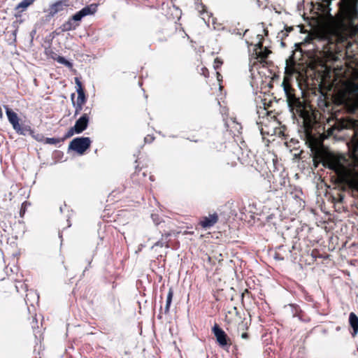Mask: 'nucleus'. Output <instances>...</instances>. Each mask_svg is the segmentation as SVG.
<instances>
[{"label": "nucleus", "instance_id": "1", "mask_svg": "<svg viewBox=\"0 0 358 358\" xmlns=\"http://www.w3.org/2000/svg\"><path fill=\"white\" fill-rule=\"evenodd\" d=\"M357 30L358 28L346 24L342 20L330 16L329 22L315 32L313 39L324 43V50L331 52V45L345 41Z\"/></svg>", "mask_w": 358, "mask_h": 358}, {"label": "nucleus", "instance_id": "2", "mask_svg": "<svg viewBox=\"0 0 358 358\" xmlns=\"http://www.w3.org/2000/svg\"><path fill=\"white\" fill-rule=\"evenodd\" d=\"M336 99L350 111L358 108V70H352V78L343 83L337 93Z\"/></svg>", "mask_w": 358, "mask_h": 358}, {"label": "nucleus", "instance_id": "3", "mask_svg": "<svg viewBox=\"0 0 358 358\" xmlns=\"http://www.w3.org/2000/svg\"><path fill=\"white\" fill-rule=\"evenodd\" d=\"M344 129H352L353 135L351 140L352 147V166L356 168L358 167V156L356 151L358 148V121L354 120L349 117L336 119L332 127L328 130L329 134H334L337 131H341Z\"/></svg>", "mask_w": 358, "mask_h": 358}, {"label": "nucleus", "instance_id": "4", "mask_svg": "<svg viewBox=\"0 0 358 358\" xmlns=\"http://www.w3.org/2000/svg\"><path fill=\"white\" fill-rule=\"evenodd\" d=\"M320 159L324 166L334 170L339 177L345 176L347 170L342 163L343 157L327 152L321 155Z\"/></svg>", "mask_w": 358, "mask_h": 358}, {"label": "nucleus", "instance_id": "5", "mask_svg": "<svg viewBox=\"0 0 358 358\" xmlns=\"http://www.w3.org/2000/svg\"><path fill=\"white\" fill-rule=\"evenodd\" d=\"M91 140L88 137H79L73 139L69 144V149H71L83 155L90 146Z\"/></svg>", "mask_w": 358, "mask_h": 358}, {"label": "nucleus", "instance_id": "6", "mask_svg": "<svg viewBox=\"0 0 358 358\" xmlns=\"http://www.w3.org/2000/svg\"><path fill=\"white\" fill-rule=\"evenodd\" d=\"M282 86L283 87V90H284V92L286 95L288 105L290 107H300L301 106L300 101L293 94L292 88L291 87L290 85L285 79H284V80L282 83Z\"/></svg>", "mask_w": 358, "mask_h": 358}, {"label": "nucleus", "instance_id": "7", "mask_svg": "<svg viewBox=\"0 0 358 358\" xmlns=\"http://www.w3.org/2000/svg\"><path fill=\"white\" fill-rule=\"evenodd\" d=\"M357 0H341L340 2L341 9L350 18H353L357 15Z\"/></svg>", "mask_w": 358, "mask_h": 358}, {"label": "nucleus", "instance_id": "8", "mask_svg": "<svg viewBox=\"0 0 358 358\" xmlns=\"http://www.w3.org/2000/svg\"><path fill=\"white\" fill-rule=\"evenodd\" d=\"M257 38L259 41L258 43L255 45L254 51L257 56V59H259L260 62H264L268 55L271 53V51L266 48H263L262 42L263 37L262 35L258 34Z\"/></svg>", "mask_w": 358, "mask_h": 358}, {"label": "nucleus", "instance_id": "9", "mask_svg": "<svg viewBox=\"0 0 358 358\" xmlns=\"http://www.w3.org/2000/svg\"><path fill=\"white\" fill-rule=\"evenodd\" d=\"M5 110L9 122L12 124L13 129L18 133L22 134V129L20 124V119L16 113L10 110L8 106H5Z\"/></svg>", "mask_w": 358, "mask_h": 358}, {"label": "nucleus", "instance_id": "10", "mask_svg": "<svg viewBox=\"0 0 358 358\" xmlns=\"http://www.w3.org/2000/svg\"><path fill=\"white\" fill-rule=\"evenodd\" d=\"M96 4H91L90 6H85L75 15H73L71 20L73 21H80L83 17L89 15L94 14L96 11Z\"/></svg>", "mask_w": 358, "mask_h": 358}, {"label": "nucleus", "instance_id": "11", "mask_svg": "<svg viewBox=\"0 0 358 358\" xmlns=\"http://www.w3.org/2000/svg\"><path fill=\"white\" fill-rule=\"evenodd\" d=\"M68 6L66 0L57 1L50 4L48 9L49 16H55L57 13L63 11Z\"/></svg>", "mask_w": 358, "mask_h": 358}, {"label": "nucleus", "instance_id": "12", "mask_svg": "<svg viewBox=\"0 0 358 358\" xmlns=\"http://www.w3.org/2000/svg\"><path fill=\"white\" fill-rule=\"evenodd\" d=\"M89 116L87 114H83L75 123L73 127L76 134H80L86 129L89 123Z\"/></svg>", "mask_w": 358, "mask_h": 358}, {"label": "nucleus", "instance_id": "13", "mask_svg": "<svg viewBox=\"0 0 358 358\" xmlns=\"http://www.w3.org/2000/svg\"><path fill=\"white\" fill-rule=\"evenodd\" d=\"M213 332L216 337L217 343L221 346H225L227 344V334L217 324L213 326Z\"/></svg>", "mask_w": 358, "mask_h": 358}, {"label": "nucleus", "instance_id": "14", "mask_svg": "<svg viewBox=\"0 0 358 358\" xmlns=\"http://www.w3.org/2000/svg\"><path fill=\"white\" fill-rule=\"evenodd\" d=\"M218 220V217L216 213L209 215L208 216L203 217L200 221V224L203 228L207 229L213 226Z\"/></svg>", "mask_w": 358, "mask_h": 358}, {"label": "nucleus", "instance_id": "15", "mask_svg": "<svg viewBox=\"0 0 358 358\" xmlns=\"http://www.w3.org/2000/svg\"><path fill=\"white\" fill-rule=\"evenodd\" d=\"M349 322L353 329L352 336H355L358 333V317L354 313H351L349 316Z\"/></svg>", "mask_w": 358, "mask_h": 358}, {"label": "nucleus", "instance_id": "16", "mask_svg": "<svg viewBox=\"0 0 358 358\" xmlns=\"http://www.w3.org/2000/svg\"><path fill=\"white\" fill-rule=\"evenodd\" d=\"M77 26L78 25L75 24L73 20L70 19L62 24V29L63 31H68L75 29L77 27Z\"/></svg>", "mask_w": 358, "mask_h": 358}, {"label": "nucleus", "instance_id": "17", "mask_svg": "<svg viewBox=\"0 0 358 358\" xmlns=\"http://www.w3.org/2000/svg\"><path fill=\"white\" fill-rule=\"evenodd\" d=\"M35 0H22L19 3L16 9H22V11L26 10L30 5H31Z\"/></svg>", "mask_w": 358, "mask_h": 358}, {"label": "nucleus", "instance_id": "18", "mask_svg": "<svg viewBox=\"0 0 358 358\" xmlns=\"http://www.w3.org/2000/svg\"><path fill=\"white\" fill-rule=\"evenodd\" d=\"M173 296V292L171 288L169 289L167 297H166V306H165V312L168 313L169 311V308L172 302V299Z\"/></svg>", "mask_w": 358, "mask_h": 358}, {"label": "nucleus", "instance_id": "19", "mask_svg": "<svg viewBox=\"0 0 358 358\" xmlns=\"http://www.w3.org/2000/svg\"><path fill=\"white\" fill-rule=\"evenodd\" d=\"M58 63L65 65L66 66L71 69L73 67V64L71 62L66 60L64 57L58 56L55 59Z\"/></svg>", "mask_w": 358, "mask_h": 358}, {"label": "nucleus", "instance_id": "20", "mask_svg": "<svg viewBox=\"0 0 358 358\" xmlns=\"http://www.w3.org/2000/svg\"><path fill=\"white\" fill-rule=\"evenodd\" d=\"M76 92L77 93H85L84 92V90L83 89V87H82V83L79 80L78 78H76Z\"/></svg>", "mask_w": 358, "mask_h": 358}, {"label": "nucleus", "instance_id": "21", "mask_svg": "<svg viewBox=\"0 0 358 358\" xmlns=\"http://www.w3.org/2000/svg\"><path fill=\"white\" fill-rule=\"evenodd\" d=\"M86 101L85 93H78L76 103H85Z\"/></svg>", "mask_w": 358, "mask_h": 358}, {"label": "nucleus", "instance_id": "22", "mask_svg": "<svg viewBox=\"0 0 358 358\" xmlns=\"http://www.w3.org/2000/svg\"><path fill=\"white\" fill-rule=\"evenodd\" d=\"M318 6L320 7L319 8L321 10V11L323 13L327 14L329 13L330 9L329 8V3L327 5L320 3L318 5Z\"/></svg>", "mask_w": 358, "mask_h": 358}, {"label": "nucleus", "instance_id": "23", "mask_svg": "<svg viewBox=\"0 0 358 358\" xmlns=\"http://www.w3.org/2000/svg\"><path fill=\"white\" fill-rule=\"evenodd\" d=\"M84 103H74L75 106V115H78L83 109V105Z\"/></svg>", "mask_w": 358, "mask_h": 358}, {"label": "nucleus", "instance_id": "24", "mask_svg": "<svg viewBox=\"0 0 358 358\" xmlns=\"http://www.w3.org/2000/svg\"><path fill=\"white\" fill-rule=\"evenodd\" d=\"M222 64V62L219 58H215L214 61L213 67L215 69H217Z\"/></svg>", "mask_w": 358, "mask_h": 358}, {"label": "nucleus", "instance_id": "25", "mask_svg": "<svg viewBox=\"0 0 358 358\" xmlns=\"http://www.w3.org/2000/svg\"><path fill=\"white\" fill-rule=\"evenodd\" d=\"M75 134H76V130L73 129V127H71L68 131V132L66 135V137L69 138V137L72 136L73 135H74Z\"/></svg>", "mask_w": 358, "mask_h": 358}, {"label": "nucleus", "instance_id": "26", "mask_svg": "<svg viewBox=\"0 0 358 358\" xmlns=\"http://www.w3.org/2000/svg\"><path fill=\"white\" fill-rule=\"evenodd\" d=\"M248 334H247V333H245V332H244V333H243V334H241V338H242L246 339V338H248Z\"/></svg>", "mask_w": 358, "mask_h": 358}, {"label": "nucleus", "instance_id": "27", "mask_svg": "<svg viewBox=\"0 0 358 358\" xmlns=\"http://www.w3.org/2000/svg\"><path fill=\"white\" fill-rule=\"evenodd\" d=\"M48 141L49 143H53V142L55 141V140H54V138H48Z\"/></svg>", "mask_w": 358, "mask_h": 358}, {"label": "nucleus", "instance_id": "28", "mask_svg": "<svg viewBox=\"0 0 358 358\" xmlns=\"http://www.w3.org/2000/svg\"><path fill=\"white\" fill-rule=\"evenodd\" d=\"M155 245H160V246H162V244H160L159 243H157L155 244Z\"/></svg>", "mask_w": 358, "mask_h": 358}, {"label": "nucleus", "instance_id": "29", "mask_svg": "<svg viewBox=\"0 0 358 358\" xmlns=\"http://www.w3.org/2000/svg\"><path fill=\"white\" fill-rule=\"evenodd\" d=\"M217 75L218 80H220L219 77L220 76V74L219 73H217Z\"/></svg>", "mask_w": 358, "mask_h": 358}, {"label": "nucleus", "instance_id": "30", "mask_svg": "<svg viewBox=\"0 0 358 358\" xmlns=\"http://www.w3.org/2000/svg\"><path fill=\"white\" fill-rule=\"evenodd\" d=\"M206 71H207V69H205L203 70V74H204V73H206Z\"/></svg>", "mask_w": 358, "mask_h": 358}]
</instances>
